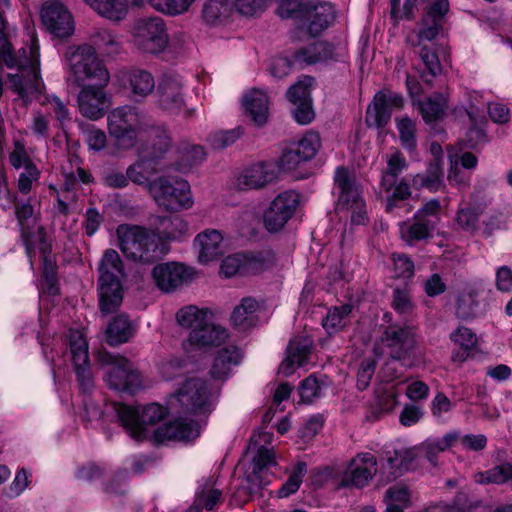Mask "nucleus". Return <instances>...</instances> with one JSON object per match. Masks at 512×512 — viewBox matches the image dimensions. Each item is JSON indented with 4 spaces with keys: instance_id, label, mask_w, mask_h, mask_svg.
Instances as JSON below:
<instances>
[{
    "instance_id": "f257e3e1",
    "label": "nucleus",
    "mask_w": 512,
    "mask_h": 512,
    "mask_svg": "<svg viewBox=\"0 0 512 512\" xmlns=\"http://www.w3.org/2000/svg\"><path fill=\"white\" fill-rule=\"evenodd\" d=\"M99 304L104 315L116 311L123 299L121 280L124 267L118 252L108 249L104 252L99 267Z\"/></svg>"
},
{
    "instance_id": "f03ea898",
    "label": "nucleus",
    "mask_w": 512,
    "mask_h": 512,
    "mask_svg": "<svg viewBox=\"0 0 512 512\" xmlns=\"http://www.w3.org/2000/svg\"><path fill=\"white\" fill-rule=\"evenodd\" d=\"M122 253L134 261L151 263L162 256L158 234L141 226L122 224L117 230Z\"/></svg>"
},
{
    "instance_id": "7ed1b4c3",
    "label": "nucleus",
    "mask_w": 512,
    "mask_h": 512,
    "mask_svg": "<svg viewBox=\"0 0 512 512\" xmlns=\"http://www.w3.org/2000/svg\"><path fill=\"white\" fill-rule=\"evenodd\" d=\"M441 210L438 199L425 202L411 218L398 223L400 239L410 247L432 239L441 220Z\"/></svg>"
},
{
    "instance_id": "20e7f679",
    "label": "nucleus",
    "mask_w": 512,
    "mask_h": 512,
    "mask_svg": "<svg viewBox=\"0 0 512 512\" xmlns=\"http://www.w3.org/2000/svg\"><path fill=\"white\" fill-rule=\"evenodd\" d=\"M65 56L73 81L78 86H86L88 81L101 86L109 83L110 74L92 46L84 44L77 48L70 47Z\"/></svg>"
},
{
    "instance_id": "39448f33",
    "label": "nucleus",
    "mask_w": 512,
    "mask_h": 512,
    "mask_svg": "<svg viewBox=\"0 0 512 512\" xmlns=\"http://www.w3.org/2000/svg\"><path fill=\"white\" fill-rule=\"evenodd\" d=\"M19 74H8L9 87L26 100L30 94L41 92L43 82L40 78L38 51L35 47L21 48L15 54Z\"/></svg>"
},
{
    "instance_id": "423d86ee",
    "label": "nucleus",
    "mask_w": 512,
    "mask_h": 512,
    "mask_svg": "<svg viewBox=\"0 0 512 512\" xmlns=\"http://www.w3.org/2000/svg\"><path fill=\"white\" fill-rule=\"evenodd\" d=\"M168 409L175 414H207L212 402L205 381L190 378L167 400Z\"/></svg>"
},
{
    "instance_id": "0eeeda50",
    "label": "nucleus",
    "mask_w": 512,
    "mask_h": 512,
    "mask_svg": "<svg viewBox=\"0 0 512 512\" xmlns=\"http://www.w3.org/2000/svg\"><path fill=\"white\" fill-rule=\"evenodd\" d=\"M117 417L126 432L136 441L147 437L148 427L162 420L167 414V408L150 403L143 407H134L126 404H115Z\"/></svg>"
},
{
    "instance_id": "6e6552de",
    "label": "nucleus",
    "mask_w": 512,
    "mask_h": 512,
    "mask_svg": "<svg viewBox=\"0 0 512 512\" xmlns=\"http://www.w3.org/2000/svg\"><path fill=\"white\" fill-rule=\"evenodd\" d=\"M100 361L106 367L104 380L110 389L130 394L142 389V376L130 360L106 352L101 354Z\"/></svg>"
},
{
    "instance_id": "1a4fd4ad",
    "label": "nucleus",
    "mask_w": 512,
    "mask_h": 512,
    "mask_svg": "<svg viewBox=\"0 0 512 512\" xmlns=\"http://www.w3.org/2000/svg\"><path fill=\"white\" fill-rule=\"evenodd\" d=\"M156 204L167 211L177 212L193 205L190 184L184 179H170L160 176L148 184Z\"/></svg>"
},
{
    "instance_id": "9d476101",
    "label": "nucleus",
    "mask_w": 512,
    "mask_h": 512,
    "mask_svg": "<svg viewBox=\"0 0 512 512\" xmlns=\"http://www.w3.org/2000/svg\"><path fill=\"white\" fill-rule=\"evenodd\" d=\"M132 38L137 49L153 55L164 52L169 42L165 22L158 16L137 19L132 27Z\"/></svg>"
},
{
    "instance_id": "9b49d317",
    "label": "nucleus",
    "mask_w": 512,
    "mask_h": 512,
    "mask_svg": "<svg viewBox=\"0 0 512 512\" xmlns=\"http://www.w3.org/2000/svg\"><path fill=\"white\" fill-rule=\"evenodd\" d=\"M145 128V116L135 107H118L108 115L109 133L124 147L132 146Z\"/></svg>"
},
{
    "instance_id": "f8f14e48",
    "label": "nucleus",
    "mask_w": 512,
    "mask_h": 512,
    "mask_svg": "<svg viewBox=\"0 0 512 512\" xmlns=\"http://www.w3.org/2000/svg\"><path fill=\"white\" fill-rule=\"evenodd\" d=\"M334 181L339 190L337 209L351 211V223L364 225L367 221L365 202L350 172L344 167H338Z\"/></svg>"
},
{
    "instance_id": "ddd939ff",
    "label": "nucleus",
    "mask_w": 512,
    "mask_h": 512,
    "mask_svg": "<svg viewBox=\"0 0 512 512\" xmlns=\"http://www.w3.org/2000/svg\"><path fill=\"white\" fill-rule=\"evenodd\" d=\"M299 204V195L294 191L278 194L264 213V225L270 232H278L295 213Z\"/></svg>"
},
{
    "instance_id": "4468645a",
    "label": "nucleus",
    "mask_w": 512,
    "mask_h": 512,
    "mask_svg": "<svg viewBox=\"0 0 512 512\" xmlns=\"http://www.w3.org/2000/svg\"><path fill=\"white\" fill-rule=\"evenodd\" d=\"M69 346L75 373L83 392H90L94 380L89 367L88 343L83 334L77 330L69 332Z\"/></svg>"
},
{
    "instance_id": "2eb2a0df",
    "label": "nucleus",
    "mask_w": 512,
    "mask_h": 512,
    "mask_svg": "<svg viewBox=\"0 0 512 512\" xmlns=\"http://www.w3.org/2000/svg\"><path fill=\"white\" fill-rule=\"evenodd\" d=\"M41 20L45 28L58 38H66L74 32V20L59 0H48L41 9Z\"/></svg>"
},
{
    "instance_id": "dca6fc26",
    "label": "nucleus",
    "mask_w": 512,
    "mask_h": 512,
    "mask_svg": "<svg viewBox=\"0 0 512 512\" xmlns=\"http://www.w3.org/2000/svg\"><path fill=\"white\" fill-rule=\"evenodd\" d=\"M304 21L309 35H320L335 19L334 7L327 2L309 0L295 15Z\"/></svg>"
},
{
    "instance_id": "f3484780",
    "label": "nucleus",
    "mask_w": 512,
    "mask_h": 512,
    "mask_svg": "<svg viewBox=\"0 0 512 512\" xmlns=\"http://www.w3.org/2000/svg\"><path fill=\"white\" fill-rule=\"evenodd\" d=\"M418 467L416 454L411 448L385 449L384 460L381 463V477L385 482H391L409 470Z\"/></svg>"
},
{
    "instance_id": "a211bd4d",
    "label": "nucleus",
    "mask_w": 512,
    "mask_h": 512,
    "mask_svg": "<svg viewBox=\"0 0 512 512\" xmlns=\"http://www.w3.org/2000/svg\"><path fill=\"white\" fill-rule=\"evenodd\" d=\"M381 343L389 348L393 359L405 358L414 347V332L410 326L391 324L380 336Z\"/></svg>"
},
{
    "instance_id": "6ab92c4d",
    "label": "nucleus",
    "mask_w": 512,
    "mask_h": 512,
    "mask_svg": "<svg viewBox=\"0 0 512 512\" xmlns=\"http://www.w3.org/2000/svg\"><path fill=\"white\" fill-rule=\"evenodd\" d=\"M377 471V460L371 453H359L349 463L342 477V485L362 488Z\"/></svg>"
},
{
    "instance_id": "aec40b11",
    "label": "nucleus",
    "mask_w": 512,
    "mask_h": 512,
    "mask_svg": "<svg viewBox=\"0 0 512 512\" xmlns=\"http://www.w3.org/2000/svg\"><path fill=\"white\" fill-rule=\"evenodd\" d=\"M117 81L122 88L129 91L134 101H142L155 89L153 75L144 69L133 68L122 70L117 74Z\"/></svg>"
},
{
    "instance_id": "412c9836",
    "label": "nucleus",
    "mask_w": 512,
    "mask_h": 512,
    "mask_svg": "<svg viewBox=\"0 0 512 512\" xmlns=\"http://www.w3.org/2000/svg\"><path fill=\"white\" fill-rule=\"evenodd\" d=\"M152 277L156 286L165 293H170L189 282L191 271L179 263H162L153 267Z\"/></svg>"
},
{
    "instance_id": "4be33fe9",
    "label": "nucleus",
    "mask_w": 512,
    "mask_h": 512,
    "mask_svg": "<svg viewBox=\"0 0 512 512\" xmlns=\"http://www.w3.org/2000/svg\"><path fill=\"white\" fill-rule=\"evenodd\" d=\"M105 86H83L78 95L80 113L91 120H98L105 114L109 106V99L104 91Z\"/></svg>"
},
{
    "instance_id": "5701e85b",
    "label": "nucleus",
    "mask_w": 512,
    "mask_h": 512,
    "mask_svg": "<svg viewBox=\"0 0 512 512\" xmlns=\"http://www.w3.org/2000/svg\"><path fill=\"white\" fill-rule=\"evenodd\" d=\"M291 56L293 64L300 68L338 60V54L335 52L334 46L324 41H316L301 47Z\"/></svg>"
},
{
    "instance_id": "b1692460",
    "label": "nucleus",
    "mask_w": 512,
    "mask_h": 512,
    "mask_svg": "<svg viewBox=\"0 0 512 512\" xmlns=\"http://www.w3.org/2000/svg\"><path fill=\"white\" fill-rule=\"evenodd\" d=\"M277 178V171L273 163L260 162L244 169L236 180L239 190L259 189Z\"/></svg>"
},
{
    "instance_id": "393cba45",
    "label": "nucleus",
    "mask_w": 512,
    "mask_h": 512,
    "mask_svg": "<svg viewBox=\"0 0 512 512\" xmlns=\"http://www.w3.org/2000/svg\"><path fill=\"white\" fill-rule=\"evenodd\" d=\"M459 441V432H447L442 438H427L418 446L413 447L416 454L418 467L423 459L427 460L432 466L438 465V456L453 447Z\"/></svg>"
},
{
    "instance_id": "a878e982",
    "label": "nucleus",
    "mask_w": 512,
    "mask_h": 512,
    "mask_svg": "<svg viewBox=\"0 0 512 512\" xmlns=\"http://www.w3.org/2000/svg\"><path fill=\"white\" fill-rule=\"evenodd\" d=\"M200 434L199 426L194 421L177 419L173 422L164 424L154 431V440L157 443L166 441H190Z\"/></svg>"
},
{
    "instance_id": "bb28decb",
    "label": "nucleus",
    "mask_w": 512,
    "mask_h": 512,
    "mask_svg": "<svg viewBox=\"0 0 512 512\" xmlns=\"http://www.w3.org/2000/svg\"><path fill=\"white\" fill-rule=\"evenodd\" d=\"M182 83L174 78L165 77L158 87V102L160 107L170 114H178L185 105Z\"/></svg>"
},
{
    "instance_id": "cd10ccee",
    "label": "nucleus",
    "mask_w": 512,
    "mask_h": 512,
    "mask_svg": "<svg viewBox=\"0 0 512 512\" xmlns=\"http://www.w3.org/2000/svg\"><path fill=\"white\" fill-rule=\"evenodd\" d=\"M228 338L227 330L208 321V318L198 328H194L184 343L192 347L219 346Z\"/></svg>"
},
{
    "instance_id": "c85d7f7f",
    "label": "nucleus",
    "mask_w": 512,
    "mask_h": 512,
    "mask_svg": "<svg viewBox=\"0 0 512 512\" xmlns=\"http://www.w3.org/2000/svg\"><path fill=\"white\" fill-rule=\"evenodd\" d=\"M312 341L308 337H296L292 339L288 346V356L281 363V372L288 376L291 375L296 367L303 365L310 353Z\"/></svg>"
},
{
    "instance_id": "c756f323",
    "label": "nucleus",
    "mask_w": 512,
    "mask_h": 512,
    "mask_svg": "<svg viewBox=\"0 0 512 512\" xmlns=\"http://www.w3.org/2000/svg\"><path fill=\"white\" fill-rule=\"evenodd\" d=\"M199 247V261L207 263L217 259L222 254L223 236L216 229H206L199 233L195 240Z\"/></svg>"
},
{
    "instance_id": "7c9ffc66",
    "label": "nucleus",
    "mask_w": 512,
    "mask_h": 512,
    "mask_svg": "<svg viewBox=\"0 0 512 512\" xmlns=\"http://www.w3.org/2000/svg\"><path fill=\"white\" fill-rule=\"evenodd\" d=\"M253 464V472L247 476V481L250 493L256 494L268 484V482L263 483L261 481V472L269 466L276 465L273 449L260 446L253 458Z\"/></svg>"
},
{
    "instance_id": "2f4dec72",
    "label": "nucleus",
    "mask_w": 512,
    "mask_h": 512,
    "mask_svg": "<svg viewBox=\"0 0 512 512\" xmlns=\"http://www.w3.org/2000/svg\"><path fill=\"white\" fill-rule=\"evenodd\" d=\"M244 109L255 124L262 126L266 123L269 113V99L265 92L257 89L251 90L244 96Z\"/></svg>"
},
{
    "instance_id": "473e14b6",
    "label": "nucleus",
    "mask_w": 512,
    "mask_h": 512,
    "mask_svg": "<svg viewBox=\"0 0 512 512\" xmlns=\"http://www.w3.org/2000/svg\"><path fill=\"white\" fill-rule=\"evenodd\" d=\"M241 352L236 346L221 349L215 357L210 374L214 379H225L229 376L231 368L238 365Z\"/></svg>"
},
{
    "instance_id": "72a5a7b5",
    "label": "nucleus",
    "mask_w": 512,
    "mask_h": 512,
    "mask_svg": "<svg viewBox=\"0 0 512 512\" xmlns=\"http://www.w3.org/2000/svg\"><path fill=\"white\" fill-rule=\"evenodd\" d=\"M101 17L119 22L128 14V0H84Z\"/></svg>"
},
{
    "instance_id": "f704fd0d",
    "label": "nucleus",
    "mask_w": 512,
    "mask_h": 512,
    "mask_svg": "<svg viewBox=\"0 0 512 512\" xmlns=\"http://www.w3.org/2000/svg\"><path fill=\"white\" fill-rule=\"evenodd\" d=\"M443 183V169L440 159L435 157L425 173L416 174L412 178V184L416 189H428L431 192L438 191Z\"/></svg>"
},
{
    "instance_id": "c9c22d12",
    "label": "nucleus",
    "mask_w": 512,
    "mask_h": 512,
    "mask_svg": "<svg viewBox=\"0 0 512 512\" xmlns=\"http://www.w3.org/2000/svg\"><path fill=\"white\" fill-rule=\"evenodd\" d=\"M232 7L230 0H205L201 17L207 25H220L230 17Z\"/></svg>"
},
{
    "instance_id": "e433bc0d",
    "label": "nucleus",
    "mask_w": 512,
    "mask_h": 512,
    "mask_svg": "<svg viewBox=\"0 0 512 512\" xmlns=\"http://www.w3.org/2000/svg\"><path fill=\"white\" fill-rule=\"evenodd\" d=\"M385 91L375 94L372 103L366 111V124L370 127H384L391 119L392 111L385 104Z\"/></svg>"
},
{
    "instance_id": "4c0bfd02",
    "label": "nucleus",
    "mask_w": 512,
    "mask_h": 512,
    "mask_svg": "<svg viewBox=\"0 0 512 512\" xmlns=\"http://www.w3.org/2000/svg\"><path fill=\"white\" fill-rule=\"evenodd\" d=\"M157 160L149 155H143L138 161L127 168L130 181L137 185H145L148 188L149 179L157 171Z\"/></svg>"
},
{
    "instance_id": "58836bf2",
    "label": "nucleus",
    "mask_w": 512,
    "mask_h": 512,
    "mask_svg": "<svg viewBox=\"0 0 512 512\" xmlns=\"http://www.w3.org/2000/svg\"><path fill=\"white\" fill-rule=\"evenodd\" d=\"M92 47L102 54L110 55L118 53L121 49L119 36L105 28H95L90 35Z\"/></svg>"
},
{
    "instance_id": "ea45409f",
    "label": "nucleus",
    "mask_w": 512,
    "mask_h": 512,
    "mask_svg": "<svg viewBox=\"0 0 512 512\" xmlns=\"http://www.w3.org/2000/svg\"><path fill=\"white\" fill-rule=\"evenodd\" d=\"M134 329L128 317L120 314L112 319L106 329L107 342L119 345L127 342L133 335Z\"/></svg>"
},
{
    "instance_id": "a19ab883",
    "label": "nucleus",
    "mask_w": 512,
    "mask_h": 512,
    "mask_svg": "<svg viewBox=\"0 0 512 512\" xmlns=\"http://www.w3.org/2000/svg\"><path fill=\"white\" fill-rule=\"evenodd\" d=\"M407 168V161L404 156L395 151L387 159V167L382 172L380 186L385 192H390L396 184L398 176Z\"/></svg>"
},
{
    "instance_id": "79ce46f5",
    "label": "nucleus",
    "mask_w": 512,
    "mask_h": 512,
    "mask_svg": "<svg viewBox=\"0 0 512 512\" xmlns=\"http://www.w3.org/2000/svg\"><path fill=\"white\" fill-rule=\"evenodd\" d=\"M352 309L353 307L350 304L330 308L326 317L322 320V326L326 332L332 335L343 330L347 324V320Z\"/></svg>"
},
{
    "instance_id": "37998d69",
    "label": "nucleus",
    "mask_w": 512,
    "mask_h": 512,
    "mask_svg": "<svg viewBox=\"0 0 512 512\" xmlns=\"http://www.w3.org/2000/svg\"><path fill=\"white\" fill-rule=\"evenodd\" d=\"M258 307V302L255 299L250 297L242 299L241 303L232 312V323L241 329L252 326L255 322V313Z\"/></svg>"
},
{
    "instance_id": "c03bdc74",
    "label": "nucleus",
    "mask_w": 512,
    "mask_h": 512,
    "mask_svg": "<svg viewBox=\"0 0 512 512\" xmlns=\"http://www.w3.org/2000/svg\"><path fill=\"white\" fill-rule=\"evenodd\" d=\"M147 138L151 148L149 156L155 160L162 157L171 147V138L163 127H149L147 130Z\"/></svg>"
},
{
    "instance_id": "a18cd8bd",
    "label": "nucleus",
    "mask_w": 512,
    "mask_h": 512,
    "mask_svg": "<svg viewBox=\"0 0 512 512\" xmlns=\"http://www.w3.org/2000/svg\"><path fill=\"white\" fill-rule=\"evenodd\" d=\"M419 109L422 114L423 120L426 123L433 122L440 119L447 107V99L443 94H434L426 101L419 102Z\"/></svg>"
},
{
    "instance_id": "49530a36",
    "label": "nucleus",
    "mask_w": 512,
    "mask_h": 512,
    "mask_svg": "<svg viewBox=\"0 0 512 512\" xmlns=\"http://www.w3.org/2000/svg\"><path fill=\"white\" fill-rule=\"evenodd\" d=\"M207 309H199L195 305H188L178 310L176 313L177 323L186 329L194 330L198 328L208 318Z\"/></svg>"
},
{
    "instance_id": "de8ad7c7",
    "label": "nucleus",
    "mask_w": 512,
    "mask_h": 512,
    "mask_svg": "<svg viewBox=\"0 0 512 512\" xmlns=\"http://www.w3.org/2000/svg\"><path fill=\"white\" fill-rule=\"evenodd\" d=\"M384 500L387 504L384 512H403L410 502V492L405 486L395 485L386 491Z\"/></svg>"
},
{
    "instance_id": "09e8293b",
    "label": "nucleus",
    "mask_w": 512,
    "mask_h": 512,
    "mask_svg": "<svg viewBox=\"0 0 512 512\" xmlns=\"http://www.w3.org/2000/svg\"><path fill=\"white\" fill-rule=\"evenodd\" d=\"M159 221L161 233L168 240H178L188 233V223L179 216L162 217Z\"/></svg>"
},
{
    "instance_id": "8fccbe9b",
    "label": "nucleus",
    "mask_w": 512,
    "mask_h": 512,
    "mask_svg": "<svg viewBox=\"0 0 512 512\" xmlns=\"http://www.w3.org/2000/svg\"><path fill=\"white\" fill-rule=\"evenodd\" d=\"M395 121L402 147L408 151H413L416 147L415 121L408 116L396 118Z\"/></svg>"
},
{
    "instance_id": "3c124183",
    "label": "nucleus",
    "mask_w": 512,
    "mask_h": 512,
    "mask_svg": "<svg viewBox=\"0 0 512 512\" xmlns=\"http://www.w3.org/2000/svg\"><path fill=\"white\" fill-rule=\"evenodd\" d=\"M315 79L311 76L304 75L293 84L286 93V97L291 103H300L311 98V89Z\"/></svg>"
},
{
    "instance_id": "603ef678",
    "label": "nucleus",
    "mask_w": 512,
    "mask_h": 512,
    "mask_svg": "<svg viewBox=\"0 0 512 512\" xmlns=\"http://www.w3.org/2000/svg\"><path fill=\"white\" fill-rule=\"evenodd\" d=\"M195 0H147L151 8L165 15L176 16L186 12Z\"/></svg>"
},
{
    "instance_id": "864d4df0",
    "label": "nucleus",
    "mask_w": 512,
    "mask_h": 512,
    "mask_svg": "<svg viewBox=\"0 0 512 512\" xmlns=\"http://www.w3.org/2000/svg\"><path fill=\"white\" fill-rule=\"evenodd\" d=\"M325 382L316 376L310 375L304 379L299 386L300 399L304 403H311L322 395Z\"/></svg>"
},
{
    "instance_id": "5fc2aeb1",
    "label": "nucleus",
    "mask_w": 512,
    "mask_h": 512,
    "mask_svg": "<svg viewBox=\"0 0 512 512\" xmlns=\"http://www.w3.org/2000/svg\"><path fill=\"white\" fill-rule=\"evenodd\" d=\"M390 191L391 193L386 197V211L394 213L397 208L401 207V203L410 198L411 189L406 181L401 180L396 182Z\"/></svg>"
},
{
    "instance_id": "6e6d98bb",
    "label": "nucleus",
    "mask_w": 512,
    "mask_h": 512,
    "mask_svg": "<svg viewBox=\"0 0 512 512\" xmlns=\"http://www.w3.org/2000/svg\"><path fill=\"white\" fill-rule=\"evenodd\" d=\"M306 471V464L304 462H299L295 466L287 481L277 491L278 498H286L297 492L302 483L303 477L306 474Z\"/></svg>"
},
{
    "instance_id": "4d7b16f0",
    "label": "nucleus",
    "mask_w": 512,
    "mask_h": 512,
    "mask_svg": "<svg viewBox=\"0 0 512 512\" xmlns=\"http://www.w3.org/2000/svg\"><path fill=\"white\" fill-rule=\"evenodd\" d=\"M451 339L463 350L460 356L461 359H464L467 356L468 351L473 349L477 343L476 335L466 327H459L451 334Z\"/></svg>"
},
{
    "instance_id": "13d9d810",
    "label": "nucleus",
    "mask_w": 512,
    "mask_h": 512,
    "mask_svg": "<svg viewBox=\"0 0 512 512\" xmlns=\"http://www.w3.org/2000/svg\"><path fill=\"white\" fill-rule=\"evenodd\" d=\"M242 134V128L237 127L231 130L216 132L209 137V141L213 148L223 149L235 143Z\"/></svg>"
},
{
    "instance_id": "bf43d9fd",
    "label": "nucleus",
    "mask_w": 512,
    "mask_h": 512,
    "mask_svg": "<svg viewBox=\"0 0 512 512\" xmlns=\"http://www.w3.org/2000/svg\"><path fill=\"white\" fill-rule=\"evenodd\" d=\"M296 144L302 150L303 158L311 160L317 154L321 146V140L318 133L311 131L306 133Z\"/></svg>"
},
{
    "instance_id": "052dcab7",
    "label": "nucleus",
    "mask_w": 512,
    "mask_h": 512,
    "mask_svg": "<svg viewBox=\"0 0 512 512\" xmlns=\"http://www.w3.org/2000/svg\"><path fill=\"white\" fill-rule=\"evenodd\" d=\"M234 6L239 14L246 17H253L265 10L267 0H235Z\"/></svg>"
},
{
    "instance_id": "680f3d73",
    "label": "nucleus",
    "mask_w": 512,
    "mask_h": 512,
    "mask_svg": "<svg viewBox=\"0 0 512 512\" xmlns=\"http://www.w3.org/2000/svg\"><path fill=\"white\" fill-rule=\"evenodd\" d=\"M294 109L292 111L293 118L301 125L311 123L315 118V112L312 107V99L300 103H292Z\"/></svg>"
},
{
    "instance_id": "e2e57ef3",
    "label": "nucleus",
    "mask_w": 512,
    "mask_h": 512,
    "mask_svg": "<svg viewBox=\"0 0 512 512\" xmlns=\"http://www.w3.org/2000/svg\"><path fill=\"white\" fill-rule=\"evenodd\" d=\"M30 477L31 473L28 472L25 468L18 470L12 483L8 487L6 492L7 496L10 498H15L22 494L30 483Z\"/></svg>"
},
{
    "instance_id": "0e129e2a",
    "label": "nucleus",
    "mask_w": 512,
    "mask_h": 512,
    "mask_svg": "<svg viewBox=\"0 0 512 512\" xmlns=\"http://www.w3.org/2000/svg\"><path fill=\"white\" fill-rule=\"evenodd\" d=\"M393 262L396 277L410 279L414 275V263L407 255H394Z\"/></svg>"
},
{
    "instance_id": "69168bd1",
    "label": "nucleus",
    "mask_w": 512,
    "mask_h": 512,
    "mask_svg": "<svg viewBox=\"0 0 512 512\" xmlns=\"http://www.w3.org/2000/svg\"><path fill=\"white\" fill-rule=\"evenodd\" d=\"M420 59L425 65L427 71L432 76H437L442 72V65L438 58V55L432 51L429 47L423 46L419 52Z\"/></svg>"
},
{
    "instance_id": "338daca9",
    "label": "nucleus",
    "mask_w": 512,
    "mask_h": 512,
    "mask_svg": "<svg viewBox=\"0 0 512 512\" xmlns=\"http://www.w3.org/2000/svg\"><path fill=\"white\" fill-rule=\"evenodd\" d=\"M376 362L373 359H365L361 362L357 372V387L365 390L375 373Z\"/></svg>"
},
{
    "instance_id": "774afa93",
    "label": "nucleus",
    "mask_w": 512,
    "mask_h": 512,
    "mask_svg": "<svg viewBox=\"0 0 512 512\" xmlns=\"http://www.w3.org/2000/svg\"><path fill=\"white\" fill-rule=\"evenodd\" d=\"M40 176V171L35 165H28L24 171L19 175L18 190L27 194L31 191L33 182L37 181Z\"/></svg>"
}]
</instances>
